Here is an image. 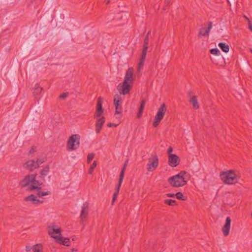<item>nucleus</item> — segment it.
Returning a JSON list of instances; mask_svg holds the SVG:
<instances>
[{
  "instance_id": "obj_1",
  "label": "nucleus",
  "mask_w": 252,
  "mask_h": 252,
  "mask_svg": "<svg viewBox=\"0 0 252 252\" xmlns=\"http://www.w3.org/2000/svg\"><path fill=\"white\" fill-rule=\"evenodd\" d=\"M134 78V69L129 67L126 72L123 82L120 83L117 87L120 94L126 95L129 94Z\"/></svg>"
},
{
  "instance_id": "obj_2",
  "label": "nucleus",
  "mask_w": 252,
  "mask_h": 252,
  "mask_svg": "<svg viewBox=\"0 0 252 252\" xmlns=\"http://www.w3.org/2000/svg\"><path fill=\"white\" fill-rule=\"evenodd\" d=\"M19 185L22 188L28 187V189L33 190L39 188L40 184L36 180L35 174H30L25 176L23 179L19 182Z\"/></svg>"
},
{
  "instance_id": "obj_3",
  "label": "nucleus",
  "mask_w": 252,
  "mask_h": 252,
  "mask_svg": "<svg viewBox=\"0 0 252 252\" xmlns=\"http://www.w3.org/2000/svg\"><path fill=\"white\" fill-rule=\"evenodd\" d=\"M220 177L225 184L232 185L237 183L240 179L234 170H230L220 173Z\"/></svg>"
},
{
  "instance_id": "obj_4",
  "label": "nucleus",
  "mask_w": 252,
  "mask_h": 252,
  "mask_svg": "<svg viewBox=\"0 0 252 252\" xmlns=\"http://www.w3.org/2000/svg\"><path fill=\"white\" fill-rule=\"evenodd\" d=\"M81 136L79 134L70 135L66 141V150L71 152L76 150L80 146Z\"/></svg>"
},
{
  "instance_id": "obj_5",
  "label": "nucleus",
  "mask_w": 252,
  "mask_h": 252,
  "mask_svg": "<svg viewBox=\"0 0 252 252\" xmlns=\"http://www.w3.org/2000/svg\"><path fill=\"white\" fill-rule=\"evenodd\" d=\"M123 102V98L120 94H115L114 97V105L115 108V116L116 119H120L121 118Z\"/></svg>"
},
{
  "instance_id": "obj_6",
  "label": "nucleus",
  "mask_w": 252,
  "mask_h": 252,
  "mask_svg": "<svg viewBox=\"0 0 252 252\" xmlns=\"http://www.w3.org/2000/svg\"><path fill=\"white\" fill-rule=\"evenodd\" d=\"M47 232L48 235L55 240L58 238L61 234L62 230L60 226L55 223H51L47 227Z\"/></svg>"
},
{
  "instance_id": "obj_7",
  "label": "nucleus",
  "mask_w": 252,
  "mask_h": 252,
  "mask_svg": "<svg viewBox=\"0 0 252 252\" xmlns=\"http://www.w3.org/2000/svg\"><path fill=\"white\" fill-rule=\"evenodd\" d=\"M187 172L181 171L179 174L174 175V187H180L185 185L187 182L185 180Z\"/></svg>"
},
{
  "instance_id": "obj_8",
  "label": "nucleus",
  "mask_w": 252,
  "mask_h": 252,
  "mask_svg": "<svg viewBox=\"0 0 252 252\" xmlns=\"http://www.w3.org/2000/svg\"><path fill=\"white\" fill-rule=\"evenodd\" d=\"M166 109L164 104H162L160 108L158 109L153 122V126L157 127L160 123L161 120L163 119V116L166 112Z\"/></svg>"
},
{
  "instance_id": "obj_9",
  "label": "nucleus",
  "mask_w": 252,
  "mask_h": 252,
  "mask_svg": "<svg viewBox=\"0 0 252 252\" xmlns=\"http://www.w3.org/2000/svg\"><path fill=\"white\" fill-rule=\"evenodd\" d=\"M158 166V158L156 155H152L147 163V170L149 172L155 171Z\"/></svg>"
},
{
  "instance_id": "obj_10",
  "label": "nucleus",
  "mask_w": 252,
  "mask_h": 252,
  "mask_svg": "<svg viewBox=\"0 0 252 252\" xmlns=\"http://www.w3.org/2000/svg\"><path fill=\"white\" fill-rule=\"evenodd\" d=\"M148 41L147 40H145V44L144 45V47L142 52V54L140 57L139 60V63L137 65V70L138 72H140L141 69L143 68V65L144 64L146 56L147 51L148 50Z\"/></svg>"
},
{
  "instance_id": "obj_11",
  "label": "nucleus",
  "mask_w": 252,
  "mask_h": 252,
  "mask_svg": "<svg viewBox=\"0 0 252 252\" xmlns=\"http://www.w3.org/2000/svg\"><path fill=\"white\" fill-rule=\"evenodd\" d=\"M104 112L102 108V99L99 98L97 100L96 112L94 114V117L95 119H98L102 117V115Z\"/></svg>"
},
{
  "instance_id": "obj_12",
  "label": "nucleus",
  "mask_w": 252,
  "mask_h": 252,
  "mask_svg": "<svg viewBox=\"0 0 252 252\" xmlns=\"http://www.w3.org/2000/svg\"><path fill=\"white\" fill-rule=\"evenodd\" d=\"M24 200L26 202H29V203L37 205L42 204L43 203V200H40L37 198V197L33 194H31L28 196L24 198Z\"/></svg>"
},
{
  "instance_id": "obj_13",
  "label": "nucleus",
  "mask_w": 252,
  "mask_h": 252,
  "mask_svg": "<svg viewBox=\"0 0 252 252\" xmlns=\"http://www.w3.org/2000/svg\"><path fill=\"white\" fill-rule=\"evenodd\" d=\"M25 250L27 252L31 251L32 252H43V247L41 244H37L33 246H26Z\"/></svg>"
},
{
  "instance_id": "obj_14",
  "label": "nucleus",
  "mask_w": 252,
  "mask_h": 252,
  "mask_svg": "<svg viewBox=\"0 0 252 252\" xmlns=\"http://www.w3.org/2000/svg\"><path fill=\"white\" fill-rule=\"evenodd\" d=\"M231 222V220L230 218L229 217H227L225 220V223L221 229L222 232L224 236H227L229 235Z\"/></svg>"
},
{
  "instance_id": "obj_15",
  "label": "nucleus",
  "mask_w": 252,
  "mask_h": 252,
  "mask_svg": "<svg viewBox=\"0 0 252 252\" xmlns=\"http://www.w3.org/2000/svg\"><path fill=\"white\" fill-rule=\"evenodd\" d=\"M212 28V23L211 22L209 23L207 28L202 27L199 29L198 36L201 37L203 36H207L209 34L211 29Z\"/></svg>"
},
{
  "instance_id": "obj_16",
  "label": "nucleus",
  "mask_w": 252,
  "mask_h": 252,
  "mask_svg": "<svg viewBox=\"0 0 252 252\" xmlns=\"http://www.w3.org/2000/svg\"><path fill=\"white\" fill-rule=\"evenodd\" d=\"M95 132L97 133L100 132L102 127L105 122V118L104 116L96 119Z\"/></svg>"
},
{
  "instance_id": "obj_17",
  "label": "nucleus",
  "mask_w": 252,
  "mask_h": 252,
  "mask_svg": "<svg viewBox=\"0 0 252 252\" xmlns=\"http://www.w3.org/2000/svg\"><path fill=\"white\" fill-rule=\"evenodd\" d=\"M23 166L25 168L28 169L30 171H33V170L37 168L35 161L33 159H31L27 161L24 164Z\"/></svg>"
},
{
  "instance_id": "obj_18",
  "label": "nucleus",
  "mask_w": 252,
  "mask_h": 252,
  "mask_svg": "<svg viewBox=\"0 0 252 252\" xmlns=\"http://www.w3.org/2000/svg\"><path fill=\"white\" fill-rule=\"evenodd\" d=\"M55 242L60 245H63L65 246H69L70 245V239L68 238L63 237L60 235L58 238H57Z\"/></svg>"
},
{
  "instance_id": "obj_19",
  "label": "nucleus",
  "mask_w": 252,
  "mask_h": 252,
  "mask_svg": "<svg viewBox=\"0 0 252 252\" xmlns=\"http://www.w3.org/2000/svg\"><path fill=\"white\" fill-rule=\"evenodd\" d=\"M88 208V205L87 203H84L82 206L80 213V218L82 220H84L87 218L89 212Z\"/></svg>"
},
{
  "instance_id": "obj_20",
  "label": "nucleus",
  "mask_w": 252,
  "mask_h": 252,
  "mask_svg": "<svg viewBox=\"0 0 252 252\" xmlns=\"http://www.w3.org/2000/svg\"><path fill=\"white\" fill-rule=\"evenodd\" d=\"M123 179H124V170L123 171H121V172L120 173V178H119V183L116 188L115 191L113 194L114 196H118V195L119 194L120 189L121 186Z\"/></svg>"
},
{
  "instance_id": "obj_21",
  "label": "nucleus",
  "mask_w": 252,
  "mask_h": 252,
  "mask_svg": "<svg viewBox=\"0 0 252 252\" xmlns=\"http://www.w3.org/2000/svg\"><path fill=\"white\" fill-rule=\"evenodd\" d=\"M189 102L192 105V107L194 109H197L199 108V105L196 96H191L189 99Z\"/></svg>"
},
{
  "instance_id": "obj_22",
  "label": "nucleus",
  "mask_w": 252,
  "mask_h": 252,
  "mask_svg": "<svg viewBox=\"0 0 252 252\" xmlns=\"http://www.w3.org/2000/svg\"><path fill=\"white\" fill-rule=\"evenodd\" d=\"M172 148L170 147L167 152L169 154L168 164L171 167H173V154L172 153Z\"/></svg>"
},
{
  "instance_id": "obj_23",
  "label": "nucleus",
  "mask_w": 252,
  "mask_h": 252,
  "mask_svg": "<svg viewBox=\"0 0 252 252\" xmlns=\"http://www.w3.org/2000/svg\"><path fill=\"white\" fill-rule=\"evenodd\" d=\"M145 104H146V100L144 99H143L141 102L140 106V107L139 108L138 112L137 115V118H140L142 116Z\"/></svg>"
},
{
  "instance_id": "obj_24",
  "label": "nucleus",
  "mask_w": 252,
  "mask_h": 252,
  "mask_svg": "<svg viewBox=\"0 0 252 252\" xmlns=\"http://www.w3.org/2000/svg\"><path fill=\"white\" fill-rule=\"evenodd\" d=\"M49 166L47 165L44 166L40 171V178H44L49 172Z\"/></svg>"
},
{
  "instance_id": "obj_25",
  "label": "nucleus",
  "mask_w": 252,
  "mask_h": 252,
  "mask_svg": "<svg viewBox=\"0 0 252 252\" xmlns=\"http://www.w3.org/2000/svg\"><path fill=\"white\" fill-rule=\"evenodd\" d=\"M218 45L223 52L225 53L228 52L229 50V46L227 44H226L224 43H220Z\"/></svg>"
},
{
  "instance_id": "obj_26",
  "label": "nucleus",
  "mask_w": 252,
  "mask_h": 252,
  "mask_svg": "<svg viewBox=\"0 0 252 252\" xmlns=\"http://www.w3.org/2000/svg\"><path fill=\"white\" fill-rule=\"evenodd\" d=\"M174 196L179 200L185 201L187 200V196H185L181 192H178L174 194Z\"/></svg>"
},
{
  "instance_id": "obj_27",
  "label": "nucleus",
  "mask_w": 252,
  "mask_h": 252,
  "mask_svg": "<svg viewBox=\"0 0 252 252\" xmlns=\"http://www.w3.org/2000/svg\"><path fill=\"white\" fill-rule=\"evenodd\" d=\"M51 193L50 191H38L37 195L39 197H42L44 196L48 195L50 194Z\"/></svg>"
},
{
  "instance_id": "obj_28",
  "label": "nucleus",
  "mask_w": 252,
  "mask_h": 252,
  "mask_svg": "<svg viewBox=\"0 0 252 252\" xmlns=\"http://www.w3.org/2000/svg\"><path fill=\"white\" fill-rule=\"evenodd\" d=\"M96 165H97L96 161H94L93 162V163H92V164L91 165L90 167V168L89 169V171H88L89 174H92V173L94 171V168L96 166Z\"/></svg>"
},
{
  "instance_id": "obj_29",
  "label": "nucleus",
  "mask_w": 252,
  "mask_h": 252,
  "mask_svg": "<svg viewBox=\"0 0 252 252\" xmlns=\"http://www.w3.org/2000/svg\"><path fill=\"white\" fill-rule=\"evenodd\" d=\"M46 158H37L36 161H35L37 168L39 166L40 164L44 162Z\"/></svg>"
},
{
  "instance_id": "obj_30",
  "label": "nucleus",
  "mask_w": 252,
  "mask_h": 252,
  "mask_svg": "<svg viewBox=\"0 0 252 252\" xmlns=\"http://www.w3.org/2000/svg\"><path fill=\"white\" fill-rule=\"evenodd\" d=\"M210 51L211 54L214 55L219 56L220 55V52L218 48L211 49Z\"/></svg>"
},
{
  "instance_id": "obj_31",
  "label": "nucleus",
  "mask_w": 252,
  "mask_h": 252,
  "mask_svg": "<svg viewBox=\"0 0 252 252\" xmlns=\"http://www.w3.org/2000/svg\"><path fill=\"white\" fill-rule=\"evenodd\" d=\"M180 162V159L178 156L174 154V167H176L179 164Z\"/></svg>"
},
{
  "instance_id": "obj_32",
  "label": "nucleus",
  "mask_w": 252,
  "mask_h": 252,
  "mask_svg": "<svg viewBox=\"0 0 252 252\" xmlns=\"http://www.w3.org/2000/svg\"><path fill=\"white\" fill-rule=\"evenodd\" d=\"M95 155L94 153L89 154L87 157V162L90 163L91 161L93 160L94 157Z\"/></svg>"
},
{
  "instance_id": "obj_33",
  "label": "nucleus",
  "mask_w": 252,
  "mask_h": 252,
  "mask_svg": "<svg viewBox=\"0 0 252 252\" xmlns=\"http://www.w3.org/2000/svg\"><path fill=\"white\" fill-rule=\"evenodd\" d=\"M164 203L169 205H173V200L170 199H165Z\"/></svg>"
},
{
  "instance_id": "obj_34",
  "label": "nucleus",
  "mask_w": 252,
  "mask_h": 252,
  "mask_svg": "<svg viewBox=\"0 0 252 252\" xmlns=\"http://www.w3.org/2000/svg\"><path fill=\"white\" fill-rule=\"evenodd\" d=\"M118 124H115L114 123H109L107 124V126L108 127H117L118 126Z\"/></svg>"
},
{
  "instance_id": "obj_35",
  "label": "nucleus",
  "mask_w": 252,
  "mask_h": 252,
  "mask_svg": "<svg viewBox=\"0 0 252 252\" xmlns=\"http://www.w3.org/2000/svg\"><path fill=\"white\" fill-rule=\"evenodd\" d=\"M67 95H68L67 93H64L60 95V97L62 99H64L67 97Z\"/></svg>"
},
{
  "instance_id": "obj_36",
  "label": "nucleus",
  "mask_w": 252,
  "mask_h": 252,
  "mask_svg": "<svg viewBox=\"0 0 252 252\" xmlns=\"http://www.w3.org/2000/svg\"><path fill=\"white\" fill-rule=\"evenodd\" d=\"M117 198V196H114L113 195V198H112V204H114V203H115V202L116 201V199Z\"/></svg>"
},
{
  "instance_id": "obj_37",
  "label": "nucleus",
  "mask_w": 252,
  "mask_h": 252,
  "mask_svg": "<svg viewBox=\"0 0 252 252\" xmlns=\"http://www.w3.org/2000/svg\"><path fill=\"white\" fill-rule=\"evenodd\" d=\"M36 150V147H32L31 150L30 151V154H32L33 152H35Z\"/></svg>"
},
{
  "instance_id": "obj_38",
  "label": "nucleus",
  "mask_w": 252,
  "mask_h": 252,
  "mask_svg": "<svg viewBox=\"0 0 252 252\" xmlns=\"http://www.w3.org/2000/svg\"><path fill=\"white\" fill-rule=\"evenodd\" d=\"M169 183L172 185V184H173V177H170L169 179Z\"/></svg>"
},
{
  "instance_id": "obj_39",
  "label": "nucleus",
  "mask_w": 252,
  "mask_h": 252,
  "mask_svg": "<svg viewBox=\"0 0 252 252\" xmlns=\"http://www.w3.org/2000/svg\"><path fill=\"white\" fill-rule=\"evenodd\" d=\"M244 18L248 22V23H251V21L249 18L246 15H244Z\"/></svg>"
},
{
  "instance_id": "obj_40",
  "label": "nucleus",
  "mask_w": 252,
  "mask_h": 252,
  "mask_svg": "<svg viewBox=\"0 0 252 252\" xmlns=\"http://www.w3.org/2000/svg\"><path fill=\"white\" fill-rule=\"evenodd\" d=\"M248 25H249V29L251 30V31L252 32V24L251 22L248 23Z\"/></svg>"
},
{
  "instance_id": "obj_41",
  "label": "nucleus",
  "mask_w": 252,
  "mask_h": 252,
  "mask_svg": "<svg viewBox=\"0 0 252 252\" xmlns=\"http://www.w3.org/2000/svg\"><path fill=\"white\" fill-rule=\"evenodd\" d=\"M166 195L167 197H173V194H172V193H167V194H166Z\"/></svg>"
},
{
  "instance_id": "obj_42",
  "label": "nucleus",
  "mask_w": 252,
  "mask_h": 252,
  "mask_svg": "<svg viewBox=\"0 0 252 252\" xmlns=\"http://www.w3.org/2000/svg\"><path fill=\"white\" fill-rule=\"evenodd\" d=\"M126 166V163H125L124 166V167L123 168L122 171H123L124 170V174L125 173V168Z\"/></svg>"
},
{
  "instance_id": "obj_43",
  "label": "nucleus",
  "mask_w": 252,
  "mask_h": 252,
  "mask_svg": "<svg viewBox=\"0 0 252 252\" xmlns=\"http://www.w3.org/2000/svg\"><path fill=\"white\" fill-rule=\"evenodd\" d=\"M71 252H76L77 250V249H76L75 248H72V249H71Z\"/></svg>"
},
{
  "instance_id": "obj_44",
  "label": "nucleus",
  "mask_w": 252,
  "mask_h": 252,
  "mask_svg": "<svg viewBox=\"0 0 252 252\" xmlns=\"http://www.w3.org/2000/svg\"><path fill=\"white\" fill-rule=\"evenodd\" d=\"M42 90V89L41 88H39V91H41Z\"/></svg>"
},
{
  "instance_id": "obj_45",
  "label": "nucleus",
  "mask_w": 252,
  "mask_h": 252,
  "mask_svg": "<svg viewBox=\"0 0 252 252\" xmlns=\"http://www.w3.org/2000/svg\"><path fill=\"white\" fill-rule=\"evenodd\" d=\"M109 3V0H108V1H107V3L108 4V3Z\"/></svg>"
},
{
  "instance_id": "obj_46",
  "label": "nucleus",
  "mask_w": 252,
  "mask_h": 252,
  "mask_svg": "<svg viewBox=\"0 0 252 252\" xmlns=\"http://www.w3.org/2000/svg\"><path fill=\"white\" fill-rule=\"evenodd\" d=\"M167 2H169V0H166Z\"/></svg>"
},
{
  "instance_id": "obj_47",
  "label": "nucleus",
  "mask_w": 252,
  "mask_h": 252,
  "mask_svg": "<svg viewBox=\"0 0 252 252\" xmlns=\"http://www.w3.org/2000/svg\"><path fill=\"white\" fill-rule=\"evenodd\" d=\"M251 52L252 53V49H251Z\"/></svg>"
},
{
  "instance_id": "obj_48",
  "label": "nucleus",
  "mask_w": 252,
  "mask_h": 252,
  "mask_svg": "<svg viewBox=\"0 0 252 252\" xmlns=\"http://www.w3.org/2000/svg\"><path fill=\"white\" fill-rule=\"evenodd\" d=\"M251 216H252V213H251Z\"/></svg>"
}]
</instances>
